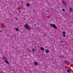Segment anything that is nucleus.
<instances>
[{
    "label": "nucleus",
    "mask_w": 73,
    "mask_h": 73,
    "mask_svg": "<svg viewBox=\"0 0 73 73\" xmlns=\"http://www.w3.org/2000/svg\"><path fill=\"white\" fill-rule=\"evenodd\" d=\"M24 27L26 29H28V30H31V27L28 25L27 24H26L24 25Z\"/></svg>",
    "instance_id": "f257e3e1"
},
{
    "label": "nucleus",
    "mask_w": 73,
    "mask_h": 73,
    "mask_svg": "<svg viewBox=\"0 0 73 73\" xmlns=\"http://www.w3.org/2000/svg\"><path fill=\"white\" fill-rule=\"evenodd\" d=\"M50 27H53V28H54L55 29H57V28L56 27V25H55V24H51L50 25Z\"/></svg>",
    "instance_id": "f03ea898"
},
{
    "label": "nucleus",
    "mask_w": 73,
    "mask_h": 73,
    "mask_svg": "<svg viewBox=\"0 0 73 73\" xmlns=\"http://www.w3.org/2000/svg\"><path fill=\"white\" fill-rule=\"evenodd\" d=\"M3 60H5L7 58V57L5 55H3Z\"/></svg>",
    "instance_id": "7ed1b4c3"
},
{
    "label": "nucleus",
    "mask_w": 73,
    "mask_h": 73,
    "mask_svg": "<svg viewBox=\"0 0 73 73\" xmlns=\"http://www.w3.org/2000/svg\"><path fill=\"white\" fill-rule=\"evenodd\" d=\"M63 37H65V31H63Z\"/></svg>",
    "instance_id": "20e7f679"
},
{
    "label": "nucleus",
    "mask_w": 73,
    "mask_h": 73,
    "mask_svg": "<svg viewBox=\"0 0 73 73\" xmlns=\"http://www.w3.org/2000/svg\"><path fill=\"white\" fill-rule=\"evenodd\" d=\"M34 64L36 66L38 65V63L37 62H34Z\"/></svg>",
    "instance_id": "39448f33"
},
{
    "label": "nucleus",
    "mask_w": 73,
    "mask_h": 73,
    "mask_svg": "<svg viewBox=\"0 0 73 73\" xmlns=\"http://www.w3.org/2000/svg\"><path fill=\"white\" fill-rule=\"evenodd\" d=\"M63 3L64 4V5H66L67 3H66V2H64L63 1Z\"/></svg>",
    "instance_id": "423d86ee"
},
{
    "label": "nucleus",
    "mask_w": 73,
    "mask_h": 73,
    "mask_svg": "<svg viewBox=\"0 0 73 73\" xmlns=\"http://www.w3.org/2000/svg\"><path fill=\"white\" fill-rule=\"evenodd\" d=\"M70 12H73V9L72 8H70Z\"/></svg>",
    "instance_id": "0eeeda50"
},
{
    "label": "nucleus",
    "mask_w": 73,
    "mask_h": 73,
    "mask_svg": "<svg viewBox=\"0 0 73 73\" xmlns=\"http://www.w3.org/2000/svg\"><path fill=\"white\" fill-rule=\"evenodd\" d=\"M40 49H41V50H44V48L43 47L41 48Z\"/></svg>",
    "instance_id": "6e6552de"
},
{
    "label": "nucleus",
    "mask_w": 73,
    "mask_h": 73,
    "mask_svg": "<svg viewBox=\"0 0 73 73\" xmlns=\"http://www.w3.org/2000/svg\"><path fill=\"white\" fill-rule=\"evenodd\" d=\"M15 30L16 31H19V28H16L15 29Z\"/></svg>",
    "instance_id": "1a4fd4ad"
},
{
    "label": "nucleus",
    "mask_w": 73,
    "mask_h": 73,
    "mask_svg": "<svg viewBox=\"0 0 73 73\" xmlns=\"http://www.w3.org/2000/svg\"><path fill=\"white\" fill-rule=\"evenodd\" d=\"M46 53H48L49 52V50H46Z\"/></svg>",
    "instance_id": "9d476101"
},
{
    "label": "nucleus",
    "mask_w": 73,
    "mask_h": 73,
    "mask_svg": "<svg viewBox=\"0 0 73 73\" xmlns=\"http://www.w3.org/2000/svg\"><path fill=\"white\" fill-rule=\"evenodd\" d=\"M35 48H33L32 49V51L33 52H35Z\"/></svg>",
    "instance_id": "9b49d317"
},
{
    "label": "nucleus",
    "mask_w": 73,
    "mask_h": 73,
    "mask_svg": "<svg viewBox=\"0 0 73 73\" xmlns=\"http://www.w3.org/2000/svg\"><path fill=\"white\" fill-rule=\"evenodd\" d=\"M29 3H27V6H28V7H29Z\"/></svg>",
    "instance_id": "f8f14e48"
},
{
    "label": "nucleus",
    "mask_w": 73,
    "mask_h": 73,
    "mask_svg": "<svg viewBox=\"0 0 73 73\" xmlns=\"http://www.w3.org/2000/svg\"><path fill=\"white\" fill-rule=\"evenodd\" d=\"M5 62H6L8 64H9V63L7 60H5Z\"/></svg>",
    "instance_id": "ddd939ff"
},
{
    "label": "nucleus",
    "mask_w": 73,
    "mask_h": 73,
    "mask_svg": "<svg viewBox=\"0 0 73 73\" xmlns=\"http://www.w3.org/2000/svg\"><path fill=\"white\" fill-rule=\"evenodd\" d=\"M67 72H70V70L69 69L68 70Z\"/></svg>",
    "instance_id": "4468645a"
},
{
    "label": "nucleus",
    "mask_w": 73,
    "mask_h": 73,
    "mask_svg": "<svg viewBox=\"0 0 73 73\" xmlns=\"http://www.w3.org/2000/svg\"><path fill=\"white\" fill-rule=\"evenodd\" d=\"M64 62H65V63H67V61L66 60H65Z\"/></svg>",
    "instance_id": "2eb2a0df"
},
{
    "label": "nucleus",
    "mask_w": 73,
    "mask_h": 73,
    "mask_svg": "<svg viewBox=\"0 0 73 73\" xmlns=\"http://www.w3.org/2000/svg\"><path fill=\"white\" fill-rule=\"evenodd\" d=\"M62 11H65V9H62Z\"/></svg>",
    "instance_id": "dca6fc26"
},
{
    "label": "nucleus",
    "mask_w": 73,
    "mask_h": 73,
    "mask_svg": "<svg viewBox=\"0 0 73 73\" xmlns=\"http://www.w3.org/2000/svg\"><path fill=\"white\" fill-rule=\"evenodd\" d=\"M46 12H49V11H48V10H47L46 11Z\"/></svg>",
    "instance_id": "f3484780"
},
{
    "label": "nucleus",
    "mask_w": 73,
    "mask_h": 73,
    "mask_svg": "<svg viewBox=\"0 0 73 73\" xmlns=\"http://www.w3.org/2000/svg\"><path fill=\"white\" fill-rule=\"evenodd\" d=\"M60 42H63L62 41V40H60Z\"/></svg>",
    "instance_id": "a211bd4d"
},
{
    "label": "nucleus",
    "mask_w": 73,
    "mask_h": 73,
    "mask_svg": "<svg viewBox=\"0 0 73 73\" xmlns=\"http://www.w3.org/2000/svg\"><path fill=\"white\" fill-rule=\"evenodd\" d=\"M15 19H16V20H18V19H17V18H15Z\"/></svg>",
    "instance_id": "6ab92c4d"
},
{
    "label": "nucleus",
    "mask_w": 73,
    "mask_h": 73,
    "mask_svg": "<svg viewBox=\"0 0 73 73\" xmlns=\"http://www.w3.org/2000/svg\"><path fill=\"white\" fill-rule=\"evenodd\" d=\"M0 32H1V31L0 30Z\"/></svg>",
    "instance_id": "aec40b11"
},
{
    "label": "nucleus",
    "mask_w": 73,
    "mask_h": 73,
    "mask_svg": "<svg viewBox=\"0 0 73 73\" xmlns=\"http://www.w3.org/2000/svg\"><path fill=\"white\" fill-rule=\"evenodd\" d=\"M29 52H31V51H30V50H29Z\"/></svg>",
    "instance_id": "412c9836"
}]
</instances>
